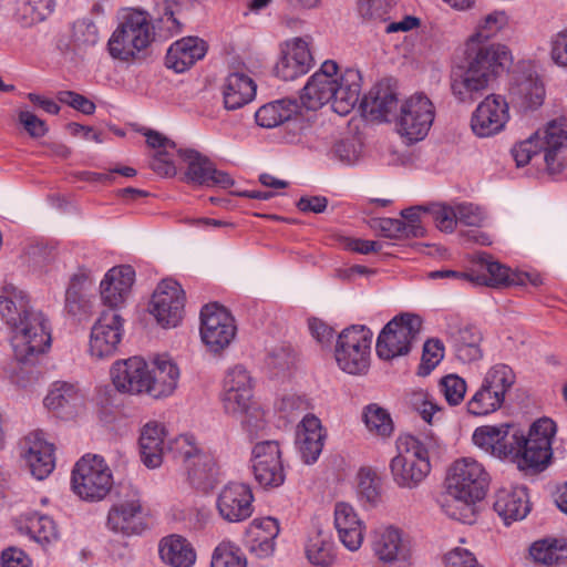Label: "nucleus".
<instances>
[{"instance_id":"obj_21","label":"nucleus","mask_w":567,"mask_h":567,"mask_svg":"<svg viewBox=\"0 0 567 567\" xmlns=\"http://www.w3.org/2000/svg\"><path fill=\"white\" fill-rule=\"evenodd\" d=\"M516 431L509 423L480 426L474 431L473 442L492 455L506 458L517 451Z\"/></svg>"},{"instance_id":"obj_3","label":"nucleus","mask_w":567,"mask_h":567,"mask_svg":"<svg viewBox=\"0 0 567 567\" xmlns=\"http://www.w3.org/2000/svg\"><path fill=\"white\" fill-rule=\"evenodd\" d=\"M362 76L359 70L340 72L332 60L324 61L310 76L300 95V106L316 111L327 103L339 115L349 114L360 100Z\"/></svg>"},{"instance_id":"obj_31","label":"nucleus","mask_w":567,"mask_h":567,"mask_svg":"<svg viewBox=\"0 0 567 567\" xmlns=\"http://www.w3.org/2000/svg\"><path fill=\"white\" fill-rule=\"evenodd\" d=\"M44 405L59 417L69 420L82 410L84 396L75 385L55 382L44 398Z\"/></svg>"},{"instance_id":"obj_20","label":"nucleus","mask_w":567,"mask_h":567,"mask_svg":"<svg viewBox=\"0 0 567 567\" xmlns=\"http://www.w3.org/2000/svg\"><path fill=\"white\" fill-rule=\"evenodd\" d=\"M539 150L549 175H557L567 167V121L550 122L539 140Z\"/></svg>"},{"instance_id":"obj_11","label":"nucleus","mask_w":567,"mask_h":567,"mask_svg":"<svg viewBox=\"0 0 567 567\" xmlns=\"http://www.w3.org/2000/svg\"><path fill=\"white\" fill-rule=\"evenodd\" d=\"M421 318L416 315L395 316L381 330L375 344L380 359L392 360L410 352L412 342L421 329Z\"/></svg>"},{"instance_id":"obj_22","label":"nucleus","mask_w":567,"mask_h":567,"mask_svg":"<svg viewBox=\"0 0 567 567\" xmlns=\"http://www.w3.org/2000/svg\"><path fill=\"white\" fill-rule=\"evenodd\" d=\"M53 444L41 432L30 433L22 443V456L30 473L39 481L48 477L55 466Z\"/></svg>"},{"instance_id":"obj_47","label":"nucleus","mask_w":567,"mask_h":567,"mask_svg":"<svg viewBox=\"0 0 567 567\" xmlns=\"http://www.w3.org/2000/svg\"><path fill=\"white\" fill-rule=\"evenodd\" d=\"M482 383L505 398L515 383V374L511 367L498 363L487 370Z\"/></svg>"},{"instance_id":"obj_57","label":"nucleus","mask_w":567,"mask_h":567,"mask_svg":"<svg viewBox=\"0 0 567 567\" xmlns=\"http://www.w3.org/2000/svg\"><path fill=\"white\" fill-rule=\"evenodd\" d=\"M539 140L540 136L536 133L534 136L517 143L512 148V155L516 162L518 167L525 166L530 162L534 156H537L539 153Z\"/></svg>"},{"instance_id":"obj_59","label":"nucleus","mask_w":567,"mask_h":567,"mask_svg":"<svg viewBox=\"0 0 567 567\" xmlns=\"http://www.w3.org/2000/svg\"><path fill=\"white\" fill-rule=\"evenodd\" d=\"M550 59L558 66H567V27L551 35Z\"/></svg>"},{"instance_id":"obj_13","label":"nucleus","mask_w":567,"mask_h":567,"mask_svg":"<svg viewBox=\"0 0 567 567\" xmlns=\"http://www.w3.org/2000/svg\"><path fill=\"white\" fill-rule=\"evenodd\" d=\"M236 326L230 313L218 303H208L200 310V337L213 352H219L230 344Z\"/></svg>"},{"instance_id":"obj_56","label":"nucleus","mask_w":567,"mask_h":567,"mask_svg":"<svg viewBox=\"0 0 567 567\" xmlns=\"http://www.w3.org/2000/svg\"><path fill=\"white\" fill-rule=\"evenodd\" d=\"M29 534L37 542H50L55 538L56 530L54 522L45 515H37L29 520Z\"/></svg>"},{"instance_id":"obj_33","label":"nucleus","mask_w":567,"mask_h":567,"mask_svg":"<svg viewBox=\"0 0 567 567\" xmlns=\"http://www.w3.org/2000/svg\"><path fill=\"white\" fill-rule=\"evenodd\" d=\"M334 526L340 542L351 551L358 550L363 540V523L354 508L348 503H337L334 507Z\"/></svg>"},{"instance_id":"obj_5","label":"nucleus","mask_w":567,"mask_h":567,"mask_svg":"<svg viewBox=\"0 0 567 567\" xmlns=\"http://www.w3.org/2000/svg\"><path fill=\"white\" fill-rule=\"evenodd\" d=\"M430 444L412 435L400 440L399 454L390 463L391 474L398 486L414 488L426 477L431 470Z\"/></svg>"},{"instance_id":"obj_40","label":"nucleus","mask_w":567,"mask_h":567,"mask_svg":"<svg viewBox=\"0 0 567 567\" xmlns=\"http://www.w3.org/2000/svg\"><path fill=\"white\" fill-rule=\"evenodd\" d=\"M477 265L480 266V271L471 270L473 285L492 288L508 286L511 272L508 267L493 260L488 255L480 256Z\"/></svg>"},{"instance_id":"obj_30","label":"nucleus","mask_w":567,"mask_h":567,"mask_svg":"<svg viewBox=\"0 0 567 567\" xmlns=\"http://www.w3.org/2000/svg\"><path fill=\"white\" fill-rule=\"evenodd\" d=\"M326 433L321 421L313 414H307L298 425L296 434V445L298 452L306 464H312L319 458Z\"/></svg>"},{"instance_id":"obj_24","label":"nucleus","mask_w":567,"mask_h":567,"mask_svg":"<svg viewBox=\"0 0 567 567\" xmlns=\"http://www.w3.org/2000/svg\"><path fill=\"white\" fill-rule=\"evenodd\" d=\"M445 333L457 360L463 363H472L482 359V333L471 324L461 326L456 320L447 322Z\"/></svg>"},{"instance_id":"obj_27","label":"nucleus","mask_w":567,"mask_h":567,"mask_svg":"<svg viewBox=\"0 0 567 567\" xmlns=\"http://www.w3.org/2000/svg\"><path fill=\"white\" fill-rule=\"evenodd\" d=\"M509 96L520 109H536L543 104L545 89L530 69L515 71L512 75Z\"/></svg>"},{"instance_id":"obj_50","label":"nucleus","mask_w":567,"mask_h":567,"mask_svg":"<svg viewBox=\"0 0 567 567\" xmlns=\"http://www.w3.org/2000/svg\"><path fill=\"white\" fill-rule=\"evenodd\" d=\"M426 217L431 218L436 227L446 233H452L456 226V208L443 204H432L424 208Z\"/></svg>"},{"instance_id":"obj_54","label":"nucleus","mask_w":567,"mask_h":567,"mask_svg":"<svg viewBox=\"0 0 567 567\" xmlns=\"http://www.w3.org/2000/svg\"><path fill=\"white\" fill-rule=\"evenodd\" d=\"M440 389L450 405H457L466 393V382L456 374H449L441 379Z\"/></svg>"},{"instance_id":"obj_37","label":"nucleus","mask_w":567,"mask_h":567,"mask_svg":"<svg viewBox=\"0 0 567 567\" xmlns=\"http://www.w3.org/2000/svg\"><path fill=\"white\" fill-rule=\"evenodd\" d=\"M158 551L162 560L172 567H192L196 561L193 545L181 535H168L161 539Z\"/></svg>"},{"instance_id":"obj_41","label":"nucleus","mask_w":567,"mask_h":567,"mask_svg":"<svg viewBox=\"0 0 567 567\" xmlns=\"http://www.w3.org/2000/svg\"><path fill=\"white\" fill-rule=\"evenodd\" d=\"M177 153L187 164L185 179L187 183L206 186L213 169V162L195 150H177Z\"/></svg>"},{"instance_id":"obj_16","label":"nucleus","mask_w":567,"mask_h":567,"mask_svg":"<svg viewBox=\"0 0 567 567\" xmlns=\"http://www.w3.org/2000/svg\"><path fill=\"white\" fill-rule=\"evenodd\" d=\"M254 494L248 484L229 482L218 493L216 509L221 519L240 523L254 513Z\"/></svg>"},{"instance_id":"obj_64","label":"nucleus","mask_w":567,"mask_h":567,"mask_svg":"<svg viewBox=\"0 0 567 567\" xmlns=\"http://www.w3.org/2000/svg\"><path fill=\"white\" fill-rule=\"evenodd\" d=\"M19 122L31 137L40 138L48 133L45 122L29 111H21L19 113Z\"/></svg>"},{"instance_id":"obj_44","label":"nucleus","mask_w":567,"mask_h":567,"mask_svg":"<svg viewBox=\"0 0 567 567\" xmlns=\"http://www.w3.org/2000/svg\"><path fill=\"white\" fill-rule=\"evenodd\" d=\"M362 420L369 432L389 437L393 433L394 425L390 413L377 403H370L364 406Z\"/></svg>"},{"instance_id":"obj_46","label":"nucleus","mask_w":567,"mask_h":567,"mask_svg":"<svg viewBox=\"0 0 567 567\" xmlns=\"http://www.w3.org/2000/svg\"><path fill=\"white\" fill-rule=\"evenodd\" d=\"M306 554L308 560L319 567H329L334 560L333 544L321 532L310 537L306 547Z\"/></svg>"},{"instance_id":"obj_39","label":"nucleus","mask_w":567,"mask_h":567,"mask_svg":"<svg viewBox=\"0 0 567 567\" xmlns=\"http://www.w3.org/2000/svg\"><path fill=\"white\" fill-rule=\"evenodd\" d=\"M300 104L296 99H281L259 107L255 113L256 123L266 128L279 126L300 113Z\"/></svg>"},{"instance_id":"obj_18","label":"nucleus","mask_w":567,"mask_h":567,"mask_svg":"<svg viewBox=\"0 0 567 567\" xmlns=\"http://www.w3.org/2000/svg\"><path fill=\"white\" fill-rule=\"evenodd\" d=\"M508 117L505 99L492 94L477 105L471 118V127L478 137H489L504 128Z\"/></svg>"},{"instance_id":"obj_45","label":"nucleus","mask_w":567,"mask_h":567,"mask_svg":"<svg viewBox=\"0 0 567 567\" xmlns=\"http://www.w3.org/2000/svg\"><path fill=\"white\" fill-rule=\"evenodd\" d=\"M504 401L505 398L501 395V392L493 391L482 383L466 405L470 414L480 416L487 415L501 409Z\"/></svg>"},{"instance_id":"obj_36","label":"nucleus","mask_w":567,"mask_h":567,"mask_svg":"<svg viewBox=\"0 0 567 567\" xmlns=\"http://www.w3.org/2000/svg\"><path fill=\"white\" fill-rule=\"evenodd\" d=\"M255 81L244 72H230L223 85L224 105L227 110H238L250 103L256 96Z\"/></svg>"},{"instance_id":"obj_63","label":"nucleus","mask_w":567,"mask_h":567,"mask_svg":"<svg viewBox=\"0 0 567 567\" xmlns=\"http://www.w3.org/2000/svg\"><path fill=\"white\" fill-rule=\"evenodd\" d=\"M444 563L446 567H482L470 550L461 547L446 553Z\"/></svg>"},{"instance_id":"obj_1","label":"nucleus","mask_w":567,"mask_h":567,"mask_svg":"<svg viewBox=\"0 0 567 567\" xmlns=\"http://www.w3.org/2000/svg\"><path fill=\"white\" fill-rule=\"evenodd\" d=\"M507 22L504 11H494L484 18L466 41L463 56L452 68L450 76L452 94L458 102H474L487 90L489 82L512 63V54L505 45L489 42Z\"/></svg>"},{"instance_id":"obj_55","label":"nucleus","mask_w":567,"mask_h":567,"mask_svg":"<svg viewBox=\"0 0 567 567\" xmlns=\"http://www.w3.org/2000/svg\"><path fill=\"white\" fill-rule=\"evenodd\" d=\"M241 390L252 392L251 378L244 367L236 365L227 371L223 391L241 392Z\"/></svg>"},{"instance_id":"obj_19","label":"nucleus","mask_w":567,"mask_h":567,"mask_svg":"<svg viewBox=\"0 0 567 567\" xmlns=\"http://www.w3.org/2000/svg\"><path fill=\"white\" fill-rule=\"evenodd\" d=\"M126 496V499L114 504L110 508L106 525L117 534L138 535L146 527L142 505L136 491H131Z\"/></svg>"},{"instance_id":"obj_26","label":"nucleus","mask_w":567,"mask_h":567,"mask_svg":"<svg viewBox=\"0 0 567 567\" xmlns=\"http://www.w3.org/2000/svg\"><path fill=\"white\" fill-rule=\"evenodd\" d=\"M134 279L135 270L130 265L110 269L100 286L103 303L117 311L130 295Z\"/></svg>"},{"instance_id":"obj_53","label":"nucleus","mask_w":567,"mask_h":567,"mask_svg":"<svg viewBox=\"0 0 567 567\" xmlns=\"http://www.w3.org/2000/svg\"><path fill=\"white\" fill-rule=\"evenodd\" d=\"M221 401L225 412L231 416L247 412V409L255 403L252 392H245V390L241 392L223 391Z\"/></svg>"},{"instance_id":"obj_23","label":"nucleus","mask_w":567,"mask_h":567,"mask_svg":"<svg viewBox=\"0 0 567 567\" xmlns=\"http://www.w3.org/2000/svg\"><path fill=\"white\" fill-rule=\"evenodd\" d=\"M398 96L396 82L393 79H383L363 96L361 107L373 120L389 121V115L398 109Z\"/></svg>"},{"instance_id":"obj_4","label":"nucleus","mask_w":567,"mask_h":567,"mask_svg":"<svg viewBox=\"0 0 567 567\" xmlns=\"http://www.w3.org/2000/svg\"><path fill=\"white\" fill-rule=\"evenodd\" d=\"M489 484V476L483 465L471 457H463L453 463L446 478L447 493L473 514L472 505L484 498Z\"/></svg>"},{"instance_id":"obj_58","label":"nucleus","mask_w":567,"mask_h":567,"mask_svg":"<svg viewBox=\"0 0 567 567\" xmlns=\"http://www.w3.org/2000/svg\"><path fill=\"white\" fill-rule=\"evenodd\" d=\"M331 153L339 162L353 165L360 158L361 147L354 140H342L333 145Z\"/></svg>"},{"instance_id":"obj_48","label":"nucleus","mask_w":567,"mask_h":567,"mask_svg":"<svg viewBox=\"0 0 567 567\" xmlns=\"http://www.w3.org/2000/svg\"><path fill=\"white\" fill-rule=\"evenodd\" d=\"M379 228L384 237L391 239L419 238L423 237V226L405 225L401 219L383 218L379 221Z\"/></svg>"},{"instance_id":"obj_43","label":"nucleus","mask_w":567,"mask_h":567,"mask_svg":"<svg viewBox=\"0 0 567 567\" xmlns=\"http://www.w3.org/2000/svg\"><path fill=\"white\" fill-rule=\"evenodd\" d=\"M54 8L53 0H21L14 13L16 21L23 28L42 22Z\"/></svg>"},{"instance_id":"obj_42","label":"nucleus","mask_w":567,"mask_h":567,"mask_svg":"<svg viewBox=\"0 0 567 567\" xmlns=\"http://www.w3.org/2000/svg\"><path fill=\"white\" fill-rule=\"evenodd\" d=\"M529 554L535 563L555 566L567 560V542L565 539H542L535 542Z\"/></svg>"},{"instance_id":"obj_61","label":"nucleus","mask_w":567,"mask_h":567,"mask_svg":"<svg viewBox=\"0 0 567 567\" xmlns=\"http://www.w3.org/2000/svg\"><path fill=\"white\" fill-rule=\"evenodd\" d=\"M390 0H359L358 9L363 18L383 20L390 9Z\"/></svg>"},{"instance_id":"obj_34","label":"nucleus","mask_w":567,"mask_h":567,"mask_svg":"<svg viewBox=\"0 0 567 567\" xmlns=\"http://www.w3.org/2000/svg\"><path fill=\"white\" fill-rule=\"evenodd\" d=\"M493 507L505 525L525 518L530 511L526 488L498 489L495 494Z\"/></svg>"},{"instance_id":"obj_12","label":"nucleus","mask_w":567,"mask_h":567,"mask_svg":"<svg viewBox=\"0 0 567 567\" xmlns=\"http://www.w3.org/2000/svg\"><path fill=\"white\" fill-rule=\"evenodd\" d=\"M435 117L432 101L423 93L406 99L396 117L399 133L409 142L422 141L429 133Z\"/></svg>"},{"instance_id":"obj_52","label":"nucleus","mask_w":567,"mask_h":567,"mask_svg":"<svg viewBox=\"0 0 567 567\" xmlns=\"http://www.w3.org/2000/svg\"><path fill=\"white\" fill-rule=\"evenodd\" d=\"M444 357V346L439 339L427 340L423 346V354L417 374L425 377L441 362Z\"/></svg>"},{"instance_id":"obj_9","label":"nucleus","mask_w":567,"mask_h":567,"mask_svg":"<svg viewBox=\"0 0 567 567\" xmlns=\"http://www.w3.org/2000/svg\"><path fill=\"white\" fill-rule=\"evenodd\" d=\"M371 330L361 324L343 329L338 336L334 358L338 367L349 374H364L370 365Z\"/></svg>"},{"instance_id":"obj_10","label":"nucleus","mask_w":567,"mask_h":567,"mask_svg":"<svg viewBox=\"0 0 567 567\" xmlns=\"http://www.w3.org/2000/svg\"><path fill=\"white\" fill-rule=\"evenodd\" d=\"M174 444L183 458L189 483L197 489L208 492L220 480V471L212 453L199 449L190 435L178 436Z\"/></svg>"},{"instance_id":"obj_17","label":"nucleus","mask_w":567,"mask_h":567,"mask_svg":"<svg viewBox=\"0 0 567 567\" xmlns=\"http://www.w3.org/2000/svg\"><path fill=\"white\" fill-rule=\"evenodd\" d=\"M123 319L113 309L103 311L91 329L90 352L97 359L113 355L122 340Z\"/></svg>"},{"instance_id":"obj_29","label":"nucleus","mask_w":567,"mask_h":567,"mask_svg":"<svg viewBox=\"0 0 567 567\" xmlns=\"http://www.w3.org/2000/svg\"><path fill=\"white\" fill-rule=\"evenodd\" d=\"M311 63L312 56L307 42L300 38H296L287 43L282 56L275 66V72L278 78L285 81H292L306 74L311 68Z\"/></svg>"},{"instance_id":"obj_25","label":"nucleus","mask_w":567,"mask_h":567,"mask_svg":"<svg viewBox=\"0 0 567 567\" xmlns=\"http://www.w3.org/2000/svg\"><path fill=\"white\" fill-rule=\"evenodd\" d=\"M147 363L143 358L132 357L117 361L111 369L113 385L118 392L127 394L145 393Z\"/></svg>"},{"instance_id":"obj_49","label":"nucleus","mask_w":567,"mask_h":567,"mask_svg":"<svg viewBox=\"0 0 567 567\" xmlns=\"http://www.w3.org/2000/svg\"><path fill=\"white\" fill-rule=\"evenodd\" d=\"M358 494L362 501L377 505L381 499V481L371 471L359 473Z\"/></svg>"},{"instance_id":"obj_7","label":"nucleus","mask_w":567,"mask_h":567,"mask_svg":"<svg viewBox=\"0 0 567 567\" xmlns=\"http://www.w3.org/2000/svg\"><path fill=\"white\" fill-rule=\"evenodd\" d=\"M154 39V28L141 11L128 13L113 32L107 48L112 58L128 61Z\"/></svg>"},{"instance_id":"obj_62","label":"nucleus","mask_w":567,"mask_h":567,"mask_svg":"<svg viewBox=\"0 0 567 567\" xmlns=\"http://www.w3.org/2000/svg\"><path fill=\"white\" fill-rule=\"evenodd\" d=\"M58 100L61 103L68 104L71 107L82 112L85 115L93 114L95 111V104L92 101L73 91L59 92Z\"/></svg>"},{"instance_id":"obj_2","label":"nucleus","mask_w":567,"mask_h":567,"mask_svg":"<svg viewBox=\"0 0 567 567\" xmlns=\"http://www.w3.org/2000/svg\"><path fill=\"white\" fill-rule=\"evenodd\" d=\"M0 316L11 331L10 344L19 362H33L51 347V324L48 317L35 309L28 293L12 284L0 290Z\"/></svg>"},{"instance_id":"obj_60","label":"nucleus","mask_w":567,"mask_h":567,"mask_svg":"<svg viewBox=\"0 0 567 567\" xmlns=\"http://www.w3.org/2000/svg\"><path fill=\"white\" fill-rule=\"evenodd\" d=\"M235 417L240 420L243 427L249 435L256 434L265 426L264 412L256 403L250 405L247 412Z\"/></svg>"},{"instance_id":"obj_51","label":"nucleus","mask_w":567,"mask_h":567,"mask_svg":"<svg viewBox=\"0 0 567 567\" xmlns=\"http://www.w3.org/2000/svg\"><path fill=\"white\" fill-rule=\"evenodd\" d=\"M210 567H246V558L235 546L220 544L214 550Z\"/></svg>"},{"instance_id":"obj_38","label":"nucleus","mask_w":567,"mask_h":567,"mask_svg":"<svg viewBox=\"0 0 567 567\" xmlns=\"http://www.w3.org/2000/svg\"><path fill=\"white\" fill-rule=\"evenodd\" d=\"M165 429L162 424L150 422L142 429L140 451L142 462L150 468L158 467L163 462Z\"/></svg>"},{"instance_id":"obj_6","label":"nucleus","mask_w":567,"mask_h":567,"mask_svg":"<svg viewBox=\"0 0 567 567\" xmlns=\"http://www.w3.org/2000/svg\"><path fill=\"white\" fill-rule=\"evenodd\" d=\"M555 432V423L547 417L535 421L527 436L517 429V451L511 453L509 457L517 462L519 470H544L551 456V439Z\"/></svg>"},{"instance_id":"obj_15","label":"nucleus","mask_w":567,"mask_h":567,"mask_svg":"<svg viewBox=\"0 0 567 567\" xmlns=\"http://www.w3.org/2000/svg\"><path fill=\"white\" fill-rule=\"evenodd\" d=\"M252 473L262 487L272 488L284 484L286 475L281 451L277 441H262L252 449Z\"/></svg>"},{"instance_id":"obj_32","label":"nucleus","mask_w":567,"mask_h":567,"mask_svg":"<svg viewBox=\"0 0 567 567\" xmlns=\"http://www.w3.org/2000/svg\"><path fill=\"white\" fill-rule=\"evenodd\" d=\"M207 52V43L198 37H186L174 42L167 50L165 64L182 73L202 60Z\"/></svg>"},{"instance_id":"obj_8","label":"nucleus","mask_w":567,"mask_h":567,"mask_svg":"<svg viewBox=\"0 0 567 567\" xmlns=\"http://www.w3.org/2000/svg\"><path fill=\"white\" fill-rule=\"evenodd\" d=\"M71 484L82 499H103L113 486V476L104 458L99 455L82 456L72 471Z\"/></svg>"},{"instance_id":"obj_28","label":"nucleus","mask_w":567,"mask_h":567,"mask_svg":"<svg viewBox=\"0 0 567 567\" xmlns=\"http://www.w3.org/2000/svg\"><path fill=\"white\" fill-rule=\"evenodd\" d=\"M178 377L177 365L167 355H158L153 369L147 367L145 393L154 399L166 398L175 391Z\"/></svg>"},{"instance_id":"obj_14","label":"nucleus","mask_w":567,"mask_h":567,"mask_svg":"<svg viewBox=\"0 0 567 567\" xmlns=\"http://www.w3.org/2000/svg\"><path fill=\"white\" fill-rule=\"evenodd\" d=\"M185 292L173 279L162 280L150 302V312L163 328L176 327L184 313Z\"/></svg>"},{"instance_id":"obj_35","label":"nucleus","mask_w":567,"mask_h":567,"mask_svg":"<svg viewBox=\"0 0 567 567\" xmlns=\"http://www.w3.org/2000/svg\"><path fill=\"white\" fill-rule=\"evenodd\" d=\"M372 549L383 563L405 560L410 554L409 544L403 539L402 530L393 526H388L375 533Z\"/></svg>"}]
</instances>
